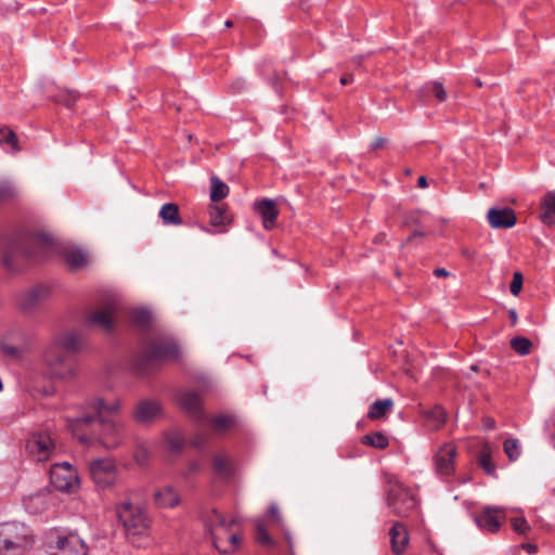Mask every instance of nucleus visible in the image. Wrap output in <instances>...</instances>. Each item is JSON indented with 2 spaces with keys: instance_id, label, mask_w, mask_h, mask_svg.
I'll return each instance as SVG.
<instances>
[{
  "instance_id": "nucleus-1",
  "label": "nucleus",
  "mask_w": 555,
  "mask_h": 555,
  "mask_svg": "<svg viewBox=\"0 0 555 555\" xmlns=\"http://www.w3.org/2000/svg\"><path fill=\"white\" fill-rule=\"evenodd\" d=\"M120 402L113 399L106 402L101 397L89 399L85 403L81 416L68 420V428L80 442H99L106 449H115L124 439V424L117 418Z\"/></svg>"
},
{
  "instance_id": "nucleus-2",
  "label": "nucleus",
  "mask_w": 555,
  "mask_h": 555,
  "mask_svg": "<svg viewBox=\"0 0 555 555\" xmlns=\"http://www.w3.org/2000/svg\"><path fill=\"white\" fill-rule=\"evenodd\" d=\"M80 348V338L75 332L63 333L54 338L43 353V361L51 375L68 378L75 374L74 354Z\"/></svg>"
},
{
  "instance_id": "nucleus-3",
  "label": "nucleus",
  "mask_w": 555,
  "mask_h": 555,
  "mask_svg": "<svg viewBox=\"0 0 555 555\" xmlns=\"http://www.w3.org/2000/svg\"><path fill=\"white\" fill-rule=\"evenodd\" d=\"M53 238L46 233H21L8 241L3 248L2 263L9 271H16L23 261L34 257L33 248L50 249Z\"/></svg>"
},
{
  "instance_id": "nucleus-4",
  "label": "nucleus",
  "mask_w": 555,
  "mask_h": 555,
  "mask_svg": "<svg viewBox=\"0 0 555 555\" xmlns=\"http://www.w3.org/2000/svg\"><path fill=\"white\" fill-rule=\"evenodd\" d=\"M133 494V490L128 491L127 499L115 506L117 519L128 539L147 537L152 522L144 507L131 501Z\"/></svg>"
},
{
  "instance_id": "nucleus-5",
  "label": "nucleus",
  "mask_w": 555,
  "mask_h": 555,
  "mask_svg": "<svg viewBox=\"0 0 555 555\" xmlns=\"http://www.w3.org/2000/svg\"><path fill=\"white\" fill-rule=\"evenodd\" d=\"M33 530L21 521L0 522V554L23 555L33 547Z\"/></svg>"
},
{
  "instance_id": "nucleus-6",
  "label": "nucleus",
  "mask_w": 555,
  "mask_h": 555,
  "mask_svg": "<svg viewBox=\"0 0 555 555\" xmlns=\"http://www.w3.org/2000/svg\"><path fill=\"white\" fill-rule=\"evenodd\" d=\"M385 501L390 513L400 518L410 517L420 507L416 494L395 476L387 477Z\"/></svg>"
},
{
  "instance_id": "nucleus-7",
  "label": "nucleus",
  "mask_w": 555,
  "mask_h": 555,
  "mask_svg": "<svg viewBox=\"0 0 555 555\" xmlns=\"http://www.w3.org/2000/svg\"><path fill=\"white\" fill-rule=\"evenodd\" d=\"M179 356V348L175 340L158 337L150 341L135 359L134 366L140 374H146L149 370L160 361L175 360Z\"/></svg>"
},
{
  "instance_id": "nucleus-8",
  "label": "nucleus",
  "mask_w": 555,
  "mask_h": 555,
  "mask_svg": "<svg viewBox=\"0 0 555 555\" xmlns=\"http://www.w3.org/2000/svg\"><path fill=\"white\" fill-rule=\"evenodd\" d=\"M234 525L233 519L228 520L222 514L214 511L211 535L215 547L222 554L235 552L241 543L238 534L231 531V527Z\"/></svg>"
},
{
  "instance_id": "nucleus-9",
  "label": "nucleus",
  "mask_w": 555,
  "mask_h": 555,
  "mask_svg": "<svg viewBox=\"0 0 555 555\" xmlns=\"http://www.w3.org/2000/svg\"><path fill=\"white\" fill-rule=\"evenodd\" d=\"M89 474L96 489L113 488L118 481V468L112 457L94 459L89 462Z\"/></svg>"
},
{
  "instance_id": "nucleus-10",
  "label": "nucleus",
  "mask_w": 555,
  "mask_h": 555,
  "mask_svg": "<svg viewBox=\"0 0 555 555\" xmlns=\"http://www.w3.org/2000/svg\"><path fill=\"white\" fill-rule=\"evenodd\" d=\"M49 475L51 485L59 491L73 493L79 488L77 470L68 462L52 465Z\"/></svg>"
},
{
  "instance_id": "nucleus-11",
  "label": "nucleus",
  "mask_w": 555,
  "mask_h": 555,
  "mask_svg": "<svg viewBox=\"0 0 555 555\" xmlns=\"http://www.w3.org/2000/svg\"><path fill=\"white\" fill-rule=\"evenodd\" d=\"M26 450L37 462L48 461L55 450V446L48 433L33 434L26 442Z\"/></svg>"
},
{
  "instance_id": "nucleus-12",
  "label": "nucleus",
  "mask_w": 555,
  "mask_h": 555,
  "mask_svg": "<svg viewBox=\"0 0 555 555\" xmlns=\"http://www.w3.org/2000/svg\"><path fill=\"white\" fill-rule=\"evenodd\" d=\"M456 447L447 443L442 446L434 457L435 470L440 476H451L455 470Z\"/></svg>"
},
{
  "instance_id": "nucleus-13",
  "label": "nucleus",
  "mask_w": 555,
  "mask_h": 555,
  "mask_svg": "<svg viewBox=\"0 0 555 555\" xmlns=\"http://www.w3.org/2000/svg\"><path fill=\"white\" fill-rule=\"evenodd\" d=\"M117 309L118 305L115 301H109L103 308L91 312L86 319V324L111 333L114 328L113 315L117 312Z\"/></svg>"
},
{
  "instance_id": "nucleus-14",
  "label": "nucleus",
  "mask_w": 555,
  "mask_h": 555,
  "mask_svg": "<svg viewBox=\"0 0 555 555\" xmlns=\"http://www.w3.org/2000/svg\"><path fill=\"white\" fill-rule=\"evenodd\" d=\"M47 296V288L42 286H35L26 292L20 293L16 297V305L22 311L30 312L38 308Z\"/></svg>"
},
{
  "instance_id": "nucleus-15",
  "label": "nucleus",
  "mask_w": 555,
  "mask_h": 555,
  "mask_svg": "<svg viewBox=\"0 0 555 555\" xmlns=\"http://www.w3.org/2000/svg\"><path fill=\"white\" fill-rule=\"evenodd\" d=\"M162 413V405L158 401L144 399L137 403L132 416L139 424H150Z\"/></svg>"
},
{
  "instance_id": "nucleus-16",
  "label": "nucleus",
  "mask_w": 555,
  "mask_h": 555,
  "mask_svg": "<svg viewBox=\"0 0 555 555\" xmlns=\"http://www.w3.org/2000/svg\"><path fill=\"white\" fill-rule=\"evenodd\" d=\"M178 402L182 410L186 412L194 421L201 423L206 421L201 405V397L195 391H182L179 395Z\"/></svg>"
},
{
  "instance_id": "nucleus-17",
  "label": "nucleus",
  "mask_w": 555,
  "mask_h": 555,
  "mask_svg": "<svg viewBox=\"0 0 555 555\" xmlns=\"http://www.w3.org/2000/svg\"><path fill=\"white\" fill-rule=\"evenodd\" d=\"M500 514H503V509L487 506L475 517V522L482 531L494 533L500 529L501 519L504 518V515L500 516Z\"/></svg>"
},
{
  "instance_id": "nucleus-18",
  "label": "nucleus",
  "mask_w": 555,
  "mask_h": 555,
  "mask_svg": "<svg viewBox=\"0 0 555 555\" xmlns=\"http://www.w3.org/2000/svg\"><path fill=\"white\" fill-rule=\"evenodd\" d=\"M487 220L493 229H509L516 224L517 218L509 207H492L488 210Z\"/></svg>"
},
{
  "instance_id": "nucleus-19",
  "label": "nucleus",
  "mask_w": 555,
  "mask_h": 555,
  "mask_svg": "<svg viewBox=\"0 0 555 555\" xmlns=\"http://www.w3.org/2000/svg\"><path fill=\"white\" fill-rule=\"evenodd\" d=\"M255 211L261 217L266 230H271L276 224L279 210L273 199L262 198L254 204Z\"/></svg>"
},
{
  "instance_id": "nucleus-20",
  "label": "nucleus",
  "mask_w": 555,
  "mask_h": 555,
  "mask_svg": "<svg viewBox=\"0 0 555 555\" xmlns=\"http://www.w3.org/2000/svg\"><path fill=\"white\" fill-rule=\"evenodd\" d=\"M391 551L396 555H402L409 543V533L405 525L395 521L389 530Z\"/></svg>"
},
{
  "instance_id": "nucleus-21",
  "label": "nucleus",
  "mask_w": 555,
  "mask_h": 555,
  "mask_svg": "<svg viewBox=\"0 0 555 555\" xmlns=\"http://www.w3.org/2000/svg\"><path fill=\"white\" fill-rule=\"evenodd\" d=\"M540 219L546 225L555 224V191H548L540 203Z\"/></svg>"
},
{
  "instance_id": "nucleus-22",
  "label": "nucleus",
  "mask_w": 555,
  "mask_h": 555,
  "mask_svg": "<svg viewBox=\"0 0 555 555\" xmlns=\"http://www.w3.org/2000/svg\"><path fill=\"white\" fill-rule=\"evenodd\" d=\"M154 502L157 507H175L180 503L178 493L171 487H164L154 493Z\"/></svg>"
},
{
  "instance_id": "nucleus-23",
  "label": "nucleus",
  "mask_w": 555,
  "mask_h": 555,
  "mask_svg": "<svg viewBox=\"0 0 555 555\" xmlns=\"http://www.w3.org/2000/svg\"><path fill=\"white\" fill-rule=\"evenodd\" d=\"M214 472L223 480L232 478L234 475V464L224 454H217L212 459Z\"/></svg>"
},
{
  "instance_id": "nucleus-24",
  "label": "nucleus",
  "mask_w": 555,
  "mask_h": 555,
  "mask_svg": "<svg viewBox=\"0 0 555 555\" xmlns=\"http://www.w3.org/2000/svg\"><path fill=\"white\" fill-rule=\"evenodd\" d=\"M159 218L165 225H181L183 220L179 212V207L175 203H166L159 209Z\"/></svg>"
},
{
  "instance_id": "nucleus-25",
  "label": "nucleus",
  "mask_w": 555,
  "mask_h": 555,
  "mask_svg": "<svg viewBox=\"0 0 555 555\" xmlns=\"http://www.w3.org/2000/svg\"><path fill=\"white\" fill-rule=\"evenodd\" d=\"M392 406L393 401L390 398L376 400L370 405L366 416L371 421L380 420L386 416Z\"/></svg>"
},
{
  "instance_id": "nucleus-26",
  "label": "nucleus",
  "mask_w": 555,
  "mask_h": 555,
  "mask_svg": "<svg viewBox=\"0 0 555 555\" xmlns=\"http://www.w3.org/2000/svg\"><path fill=\"white\" fill-rule=\"evenodd\" d=\"M209 223L212 227L225 225L230 222L225 205L210 204L208 206Z\"/></svg>"
},
{
  "instance_id": "nucleus-27",
  "label": "nucleus",
  "mask_w": 555,
  "mask_h": 555,
  "mask_svg": "<svg viewBox=\"0 0 555 555\" xmlns=\"http://www.w3.org/2000/svg\"><path fill=\"white\" fill-rule=\"evenodd\" d=\"M491 453H492L491 446L489 443H485L479 451L478 463L487 475L495 476L496 466L492 462Z\"/></svg>"
},
{
  "instance_id": "nucleus-28",
  "label": "nucleus",
  "mask_w": 555,
  "mask_h": 555,
  "mask_svg": "<svg viewBox=\"0 0 555 555\" xmlns=\"http://www.w3.org/2000/svg\"><path fill=\"white\" fill-rule=\"evenodd\" d=\"M361 442L365 446H369V447H372L375 449H379V450H384L389 446L388 437L385 434H383L382 431H374V433L364 435L361 438Z\"/></svg>"
},
{
  "instance_id": "nucleus-29",
  "label": "nucleus",
  "mask_w": 555,
  "mask_h": 555,
  "mask_svg": "<svg viewBox=\"0 0 555 555\" xmlns=\"http://www.w3.org/2000/svg\"><path fill=\"white\" fill-rule=\"evenodd\" d=\"M64 259L70 269H80L88 263L87 255L78 248L66 250Z\"/></svg>"
},
{
  "instance_id": "nucleus-30",
  "label": "nucleus",
  "mask_w": 555,
  "mask_h": 555,
  "mask_svg": "<svg viewBox=\"0 0 555 555\" xmlns=\"http://www.w3.org/2000/svg\"><path fill=\"white\" fill-rule=\"evenodd\" d=\"M255 539L260 545L267 547H273L275 545L274 540L267 530L264 521L261 519L255 521Z\"/></svg>"
},
{
  "instance_id": "nucleus-31",
  "label": "nucleus",
  "mask_w": 555,
  "mask_h": 555,
  "mask_svg": "<svg viewBox=\"0 0 555 555\" xmlns=\"http://www.w3.org/2000/svg\"><path fill=\"white\" fill-rule=\"evenodd\" d=\"M130 322L132 325L146 330L151 325L152 315L146 309H135L129 314Z\"/></svg>"
},
{
  "instance_id": "nucleus-32",
  "label": "nucleus",
  "mask_w": 555,
  "mask_h": 555,
  "mask_svg": "<svg viewBox=\"0 0 555 555\" xmlns=\"http://www.w3.org/2000/svg\"><path fill=\"white\" fill-rule=\"evenodd\" d=\"M211 182V191H210V199L211 202H219L223 198H225L229 195V186L221 181L217 177H212L210 179Z\"/></svg>"
},
{
  "instance_id": "nucleus-33",
  "label": "nucleus",
  "mask_w": 555,
  "mask_h": 555,
  "mask_svg": "<svg viewBox=\"0 0 555 555\" xmlns=\"http://www.w3.org/2000/svg\"><path fill=\"white\" fill-rule=\"evenodd\" d=\"M235 420L231 415H218L211 418H207L201 424L209 423L216 431H221L230 428L234 424Z\"/></svg>"
},
{
  "instance_id": "nucleus-34",
  "label": "nucleus",
  "mask_w": 555,
  "mask_h": 555,
  "mask_svg": "<svg viewBox=\"0 0 555 555\" xmlns=\"http://www.w3.org/2000/svg\"><path fill=\"white\" fill-rule=\"evenodd\" d=\"M511 347L518 354L527 356L531 351L532 343L527 337L517 336L511 340Z\"/></svg>"
},
{
  "instance_id": "nucleus-35",
  "label": "nucleus",
  "mask_w": 555,
  "mask_h": 555,
  "mask_svg": "<svg viewBox=\"0 0 555 555\" xmlns=\"http://www.w3.org/2000/svg\"><path fill=\"white\" fill-rule=\"evenodd\" d=\"M7 143L11 145L13 152H18L20 146L15 132L9 127L0 128V144Z\"/></svg>"
},
{
  "instance_id": "nucleus-36",
  "label": "nucleus",
  "mask_w": 555,
  "mask_h": 555,
  "mask_svg": "<svg viewBox=\"0 0 555 555\" xmlns=\"http://www.w3.org/2000/svg\"><path fill=\"white\" fill-rule=\"evenodd\" d=\"M503 449L509 461L514 462L520 456V447L517 439L508 438L503 443Z\"/></svg>"
},
{
  "instance_id": "nucleus-37",
  "label": "nucleus",
  "mask_w": 555,
  "mask_h": 555,
  "mask_svg": "<svg viewBox=\"0 0 555 555\" xmlns=\"http://www.w3.org/2000/svg\"><path fill=\"white\" fill-rule=\"evenodd\" d=\"M428 420H433L435 422V427L439 428L444 425L447 422V413L442 406L436 405L426 414Z\"/></svg>"
},
{
  "instance_id": "nucleus-38",
  "label": "nucleus",
  "mask_w": 555,
  "mask_h": 555,
  "mask_svg": "<svg viewBox=\"0 0 555 555\" xmlns=\"http://www.w3.org/2000/svg\"><path fill=\"white\" fill-rule=\"evenodd\" d=\"M513 530L518 534H526L530 526L525 517H515L511 520Z\"/></svg>"
},
{
  "instance_id": "nucleus-39",
  "label": "nucleus",
  "mask_w": 555,
  "mask_h": 555,
  "mask_svg": "<svg viewBox=\"0 0 555 555\" xmlns=\"http://www.w3.org/2000/svg\"><path fill=\"white\" fill-rule=\"evenodd\" d=\"M167 443L170 450L178 452L182 450L184 446V440L180 434L173 433L168 435Z\"/></svg>"
},
{
  "instance_id": "nucleus-40",
  "label": "nucleus",
  "mask_w": 555,
  "mask_h": 555,
  "mask_svg": "<svg viewBox=\"0 0 555 555\" xmlns=\"http://www.w3.org/2000/svg\"><path fill=\"white\" fill-rule=\"evenodd\" d=\"M427 88L430 90V92H433V94L439 102H444L447 100V92L441 82H430Z\"/></svg>"
},
{
  "instance_id": "nucleus-41",
  "label": "nucleus",
  "mask_w": 555,
  "mask_h": 555,
  "mask_svg": "<svg viewBox=\"0 0 555 555\" xmlns=\"http://www.w3.org/2000/svg\"><path fill=\"white\" fill-rule=\"evenodd\" d=\"M522 281H524V278H522L521 272H519V271L514 272L513 280L509 284V291L514 296H517L520 293L521 287H522Z\"/></svg>"
},
{
  "instance_id": "nucleus-42",
  "label": "nucleus",
  "mask_w": 555,
  "mask_h": 555,
  "mask_svg": "<svg viewBox=\"0 0 555 555\" xmlns=\"http://www.w3.org/2000/svg\"><path fill=\"white\" fill-rule=\"evenodd\" d=\"M14 195V188L8 183L2 182L0 183V202L7 201Z\"/></svg>"
},
{
  "instance_id": "nucleus-43",
  "label": "nucleus",
  "mask_w": 555,
  "mask_h": 555,
  "mask_svg": "<svg viewBox=\"0 0 555 555\" xmlns=\"http://www.w3.org/2000/svg\"><path fill=\"white\" fill-rule=\"evenodd\" d=\"M269 516L272 518L273 522L281 527L284 525L283 518L280 514L279 507L275 504H271L268 509Z\"/></svg>"
},
{
  "instance_id": "nucleus-44",
  "label": "nucleus",
  "mask_w": 555,
  "mask_h": 555,
  "mask_svg": "<svg viewBox=\"0 0 555 555\" xmlns=\"http://www.w3.org/2000/svg\"><path fill=\"white\" fill-rule=\"evenodd\" d=\"M280 529L282 530L283 535H284V540H285V542L287 544L288 554L289 555H295V552H294V541H293V537H292L291 531L284 525L281 526Z\"/></svg>"
},
{
  "instance_id": "nucleus-45",
  "label": "nucleus",
  "mask_w": 555,
  "mask_h": 555,
  "mask_svg": "<svg viewBox=\"0 0 555 555\" xmlns=\"http://www.w3.org/2000/svg\"><path fill=\"white\" fill-rule=\"evenodd\" d=\"M207 440H208V435L198 434L192 439L191 443L195 448H203L205 446V443L207 442Z\"/></svg>"
},
{
  "instance_id": "nucleus-46",
  "label": "nucleus",
  "mask_w": 555,
  "mask_h": 555,
  "mask_svg": "<svg viewBox=\"0 0 555 555\" xmlns=\"http://www.w3.org/2000/svg\"><path fill=\"white\" fill-rule=\"evenodd\" d=\"M386 143H387V139L382 138V137H378V138H376V139L372 142V144H371V150H373V151H374V150L380 149V147L385 146V145H386Z\"/></svg>"
},
{
  "instance_id": "nucleus-47",
  "label": "nucleus",
  "mask_w": 555,
  "mask_h": 555,
  "mask_svg": "<svg viewBox=\"0 0 555 555\" xmlns=\"http://www.w3.org/2000/svg\"><path fill=\"white\" fill-rule=\"evenodd\" d=\"M231 90L236 93L241 92L243 89H245V81L244 80H236L230 86Z\"/></svg>"
},
{
  "instance_id": "nucleus-48",
  "label": "nucleus",
  "mask_w": 555,
  "mask_h": 555,
  "mask_svg": "<svg viewBox=\"0 0 555 555\" xmlns=\"http://www.w3.org/2000/svg\"><path fill=\"white\" fill-rule=\"evenodd\" d=\"M521 547L529 554L534 555L538 553V546L532 543H524Z\"/></svg>"
},
{
  "instance_id": "nucleus-49",
  "label": "nucleus",
  "mask_w": 555,
  "mask_h": 555,
  "mask_svg": "<svg viewBox=\"0 0 555 555\" xmlns=\"http://www.w3.org/2000/svg\"><path fill=\"white\" fill-rule=\"evenodd\" d=\"M483 426L488 430H492L495 428V421L492 417H485L483 418Z\"/></svg>"
},
{
  "instance_id": "nucleus-50",
  "label": "nucleus",
  "mask_w": 555,
  "mask_h": 555,
  "mask_svg": "<svg viewBox=\"0 0 555 555\" xmlns=\"http://www.w3.org/2000/svg\"><path fill=\"white\" fill-rule=\"evenodd\" d=\"M3 352L8 356H12V357H15L18 354V349L14 346H4L3 347Z\"/></svg>"
},
{
  "instance_id": "nucleus-51",
  "label": "nucleus",
  "mask_w": 555,
  "mask_h": 555,
  "mask_svg": "<svg viewBox=\"0 0 555 555\" xmlns=\"http://www.w3.org/2000/svg\"><path fill=\"white\" fill-rule=\"evenodd\" d=\"M434 275L437 278H447L450 275V272L444 268H437L434 270Z\"/></svg>"
},
{
  "instance_id": "nucleus-52",
  "label": "nucleus",
  "mask_w": 555,
  "mask_h": 555,
  "mask_svg": "<svg viewBox=\"0 0 555 555\" xmlns=\"http://www.w3.org/2000/svg\"><path fill=\"white\" fill-rule=\"evenodd\" d=\"M134 457H135V461H137L138 463L143 464V462L145 461V457H146V452H145V450H143V449L138 450V451L135 452Z\"/></svg>"
},
{
  "instance_id": "nucleus-53",
  "label": "nucleus",
  "mask_w": 555,
  "mask_h": 555,
  "mask_svg": "<svg viewBox=\"0 0 555 555\" xmlns=\"http://www.w3.org/2000/svg\"><path fill=\"white\" fill-rule=\"evenodd\" d=\"M425 236V233L422 231H414L406 240V243H410L415 237H423Z\"/></svg>"
},
{
  "instance_id": "nucleus-54",
  "label": "nucleus",
  "mask_w": 555,
  "mask_h": 555,
  "mask_svg": "<svg viewBox=\"0 0 555 555\" xmlns=\"http://www.w3.org/2000/svg\"><path fill=\"white\" fill-rule=\"evenodd\" d=\"M352 81H353V76L352 75H347V76H344V77L340 78V83L343 86L351 83Z\"/></svg>"
},
{
  "instance_id": "nucleus-55",
  "label": "nucleus",
  "mask_w": 555,
  "mask_h": 555,
  "mask_svg": "<svg viewBox=\"0 0 555 555\" xmlns=\"http://www.w3.org/2000/svg\"><path fill=\"white\" fill-rule=\"evenodd\" d=\"M417 186L424 189L427 186V179L425 176H421L417 180Z\"/></svg>"
},
{
  "instance_id": "nucleus-56",
  "label": "nucleus",
  "mask_w": 555,
  "mask_h": 555,
  "mask_svg": "<svg viewBox=\"0 0 555 555\" xmlns=\"http://www.w3.org/2000/svg\"><path fill=\"white\" fill-rule=\"evenodd\" d=\"M462 255L466 258H473L475 256V251L468 248H462Z\"/></svg>"
},
{
  "instance_id": "nucleus-57",
  "label": "nucleus",
  "mask_w": 555,
  "mask_h": 555,
  "mask_svg": "<svg viewBox=\"0 0 555 555\" xmlns=\"http://www.w3.org/2000/svg\"><path fill=\"white\" fill-rule=\"evenodd\" d=\"M509 317H511V320H512V324H515L516 321H517V313L515 310H511L509 311Z\"/></svg>"
},
{
  "instance_id": "nucleus-58",
  "label": "nucleus",
  "mask_w": 555,
  "mask_h": 555,
  "mask_svg": "<svg viewBox=\"0 0 555 555\" xmlns=\"http://www.w3.org/2000/svg\"><path fill=\"white\" fill-rule=\"evenodd\" d=\"M77 552H79V546L69 547L67 551V555H76Z\"/></svg>"
},
{
  "instance_id": "nucleus-59",
  "label": "nucleus",
  "mask_w": 555,
  "mask_h": 555,
  "mask_svg": "<svg viewBox=\"0 0 555 555\" xmlns=\"http://www.w3.org/2000/svg\"><path fill=\"white\" fill-rule=\"evenodd\" d=\"M474 82H475V85H476L477 87H481V86H482V82H481V81H480V79H478V78H476V79L474 80Z\"/></svg>"
},
{
  "instance_id": "nucleus-60",
  "label": "nucleus",
  "mask_w": 555,
  "mask_h": 555,
  "mask_svg": "<svg viewBox=\"0 0 555 555\" xmlns=\"http://www.w3.org/2000/svg\"><path fill=\"white\" fill-rule=\"evenodd\" d=\"M405 175L411 176V175H412V170H411V169H409V168H408V169H405Z\"/></svg>"
},
{
  "instance_id": "nucleus-61",
  "label": "nucleus",
  "mask_w": 555,
  "mask_h": 555,
  "mask_svg": "<svg viewBox=\"0 0 555 555\" xmlns=\"http://www.w3.org/2000/svg\"><path fill=\"white\" fill-rule=\"evenodd\" d=\"M225 26H227V27H231V26H232V22H231V21H227V22H225Z\"/></svg>"
},
{
  "instance_id": "nucleus-62",
  "label": "nucleus",
  "mask_w": 555,
  "mask_h": 555,
  "mask_svg": "<svg viewBox=\"0 0 555 555\" xmlns=\"http://www.w3.org/2000/svg\"><path fill=\"white\" fill-rule=\"evenodd\" d=\"M191 468H192V469H196V468H197V466H196L195 464H193Z\"/></svg>"
}]
</instances>
